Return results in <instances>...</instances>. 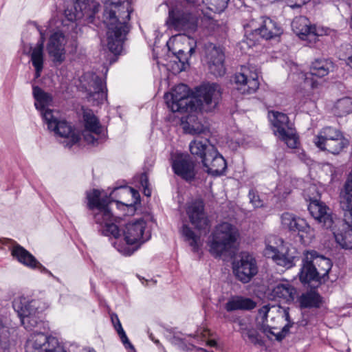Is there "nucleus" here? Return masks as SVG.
Wrapping results in <instances>:
<instances>
[{"label": "nucleus", "instance_id": "obj_1", "mask_svg": "<svg viewBox=\"0 0 352 352\" xmlns=\"http://www.w3.org/2000/svg\"><path fill=\"white\" fill-rule=\"evenodd\" d=\"M133 12L127 0H106L104 2L103 23L107 28V47L115 55L120 54L126 34L130 30L127 22Z\"/></svg>", "mask_w": 352, "mask_h": 352}, {"label": "nucleus", "instance_id": "obj_2", "mask_svg": "<svg viewBox=\"0 0 352 352\" xmlns=\"http://www.w3.org/2000/svg\"><path fill=\"white\" fill-rule=\"evenodd\" d=\"M331 267L330 259L318 255L315 251L307 252L302 259L300 280L303 283L320 281L328 275Z\"/></svg>", "mask_w": 352, "mask_h": 352}, {"label": "nucleus", "instance_id": "obj_3", "mask_svg": "<svg viewBox=\"0 0 352 352\" xmlns=\"http://www.w3.org/2000/svg\"><path fill=\"white\" fill-rule=\"evenodd\" d=\"M239 236L238 229L232 224L223 222L219 224L212 234L210 243V252L215 257L228 252Z\"/></svg>", "mask_w": 352, "mask_h": 352}, {"label": "nucleus", "instance_id": "obj_4", "mask_svg": "<svg viewBox=\"0 0 352 352\" xmlns=\"http://www.w3.org/2000/svg\"><path fill=\"white\" fill-rule=\"evenodd\" d=\"M164 97L173 112H191L196 109L195 96L190 94L189 88L184 84L175 86L172 92L166 93Z\"/></svg>", "mask_w": 352, "mask_h": 352}, {"label": "nucleus", "instance_id": "obj_5", "mask_svg": "<svg viewBox=\"0 0 352 352\" xmlns=\"http://www.w3.org/2000/svg\"><path fill=\"white\" fill-rule=\"evenodd\" d=\"M194 4L193 1L183 0L180 7L169 10L166 23L177 30H195L196 21L190 12Z\"/></svg>", "mask_w": 352, "mask_h": 352}, {"label": "nucleus", "instance_id": "obj_6", "mask_svg": "<svg viewBox=\"0 0 352 352\" xmlns=\"http://www.w3.org/2000/svg\"><path fill=\"white\" fill-rule=\"evenodd\" d=\"M273 241H276V243L279 242L280 245L274 246L271 244L272 241L267 239L263 250L265 256L272 258L278 265L287 269L292 267L295 265L294 260L296 257L294 249L286 246L280 239L273 237Z\"/></svg>", "mask_w": 352, "mask_h": 352}, {"label": "nucleus", "instance_id": "obj_7", "mask_svg": "<svg viewBox=\"0 0 352 352\" xmlns=\"http://www.w3.org/2000/svg\"><path fill=\"white\" fill-rule=\"evenodd\" d=\"M220 86L217 83L204 84L198 87L195 94L196 102L194 111H210L218 104L221 98Z\"/></svg>", "mask_w": 352, "mask_h": 352}, {"label": "nucleus", "instance_id": "obj_8", "mask_svg": "<svg viewBox=\"0 0 352 352\" xmlns=\"http://www.w3.org/2000/svg\"><path fill=\"white\" fill-rule=\"evenodd\" d=\"M272 115L271 121L274 127V134L289 148H297L299 144L298 137L289 124L287 116L278 111H272Z\"/></svg>", "mask_w": 352, "mask_h": 352}, {"label": "nucleus", "instance_id": "obj_9", "mask_svg": "<svg viewBox=\"0 0 352 352\" xmlns=\"http://www.w3.org/2000/svg\"><path fill=\"white\" fill-rule=\"evenodd\" d=\"M43 119L50 130L67 139L65 142L67 146H72L79 141V135L74 132L72 126L65 120H58L52 110H46L43 113Z\"/></svg>", "mask_w": 352, "mask_h": 352}, {"label": "nucleus", "instance_id": "obj_10", "mask_svg": "<svg viewBox=\"0 0 352 352\" xmlns=\"http://www.w3.org/2000/svg\"><path fill=\"white\" fill-rule=\"evenodd\" d=\"M88 206L91 210H94V219L96 223L106 225L114 221V217L109 208L108 199H100V192L94 190L87 194Z\"/></svg>", "mask_w": 352, "mask_h": 352}, {"label": "nucleus", "instance_id": "obj_11", "mask_svg": "<svg viewBox=\"0 0 352 352\" xmlns=\"http://www.w3.org/2000/svg\"><path fill=\"white\" fill-rule=\"evenodd\" d=\"M99 6V3L94 0H76L72 9L65 10V15L71 21L85 19L88 23H93Z\"/></svg>", "mask_w": 352, "mask_h": 352}, {"label": "nucleus", "instance_id": "obj_12", "mask_svg": "<svg viewBox=\"0 0 352 352\" xmlns=\"http://www.w3.org/2000/svg\"><path fill=\"white\" fill-rule=\"evenodd\" d=\"M239 257L233 263V272L239 280L248 283L258 273L256 261L248 252H242Z\"/></svg>", "mask_w": 352, "mask_h": 352}, {"label": "nucleus", "instance_id": "obj_13", "mask_svg": "<svg viewBox=\"0 0 352 352\" xmlns=\"http://www.w3.org/2000/svg\"><path fill=\"white\" fill-rule=\"evenodd\" d=\"M196 163L189 155L177 154L172 162V168L175 175L187 182L193 181L197 175Z\"/></svg>", "mask_w": 352, "mask_h": 352}, {"label": "nucleus", "instance_id": "obj_14", "mask_svg": "<svg viewBox=\"0 0 352 352\" xmlns=\"http://www.w3.org/2000/svg\"><path fill=\"white\" fill-rule=\"evenodd\" d=\"M206 58L210 72L216 76H222L226 73L224 54L221 49L210 43L206 46Z\"/></svg>", "mask_w": 352, "mask_h": 352}, {"label": "nucleus", "instance_id": "obj_15", "mask_svg": "<svg viewBox=\"0 0 352 352\" xmlns=\"http://www.w3.org/2000/svg\"><path fill=\"white\" fill-rule=\"evenodd\" d=\"M308 210L311 216L322 227L325 229H332L334 223L331 209L320 201L311 200Z\"/></svg>", "mask_w": 352, "mask_h": 352}, {"label": "nucleus", "instance_id": "obj_16", "mask_svg": "<svg viewBox=\"0 0 352 352\" xmlns=\"http://www.w3.org/2000/svg\"><path fill=\"white\" fill-rule=\"evenodd\" d=\"M235 82L236 89L243 94H250L255 92L258 87V74L244 68L243 72L236 74Z\"/></svg>", "mask_w": 352, "mask_h": 352}, {"label": "nucleus", "instance_id": "obj_17", "mask_svg": "<svg viewBox=\"0 0 352 352\" xmlns=\"http://www.w3.org/2000/svg\"><path fill=\"white\" fill-rule=\"evenodd\" d=\"M202 163L206 172L214 176L221 175L227 167L225 159L214 147H210V152L205 156Z\"/></svg>", "mask_w": 352, "mask_h": 352}, {"label": "nucleus", "instance_id": "obj_18", "mask_svg": "<svg viewBox=\"0 0 352 352\" xmlns=\"http://www.w3.org/2000/svg\"><path fill=\"white\" fill-rule=\"evenodd\" d=\"M281 223L283 227L291 232H297L301 238L311 234L312 230L304 219L296 217L289 212L282 214Z\"/></svg>", "mask_w": 352, "mask_h": 352}, {"label": "nucleus", "instance_id": "obj_19", "mask_svg": "<svg viewBox=\"0 0 352 352\" xmlns=\"http://www.w3.org/2000/svg\"><path fill=\"white\" fill-rule=\"evenodd\" d=\"M40 302L38 300H31L21 306H18L17 312L21 318V324L25 328L33 327L37 324L36 314L40 311Z\"/></svg>", "mask_w": 352, "mask_h": 352}, {"label": "nucleus", "instance_id": "obj_20", "mask_svg": "<svg viewBox=\"0 0 352 352\" xmlns=\"http://www.w3.org/2000/svg\"><path fill=\"white\" fill-rule=\"evenodd\" d=\"M86 91L88 100L96 104L102 102L107 98L102 80L95 74L89 76Z\"/></svg>", "mask_w": 352, "mask_h": 352}, {"label": "nucleus", "instance_id": "obj_21", "mask_svg": "<svg viewBox=\"0 0 352 352\" xmlns=\"http://www.w3.org/2000/svg\"><path fill=\"white\" fill-rule=\"evenodd\" d=\"M65 39L60 32H55L49 40L47 50L49 55L53 58L54 63L60 64L65 58Z\"/></svg>", "mask_w": 352, "mask_h": 352}, {"label": "nucleus", "instance_id": "obj_22", "mask_svg": "<svg viewBox=\"0 0 352 352\" xmlns=\"http://www.w3.org/2000/svg\"><path fill=\"white\" fill-rule=\"evenodd\" d=\"M204 207L202 201H195L188 207L187 212L191 223L197 229L203 230L206 233L209 230V226L208 220L204 212Z\"/></svg>", "mask_w": 352, "mask_h": 352}, {"label": "nucleus", "instance_id": "obj_23", "mask_svg": "<svg viewBox=\"0 0 352 352\" xmlns=\"http://www.w3.org/2000/svg\"><path fill=\"white\" fill-rule=\"evenodd\" d=\"M292 27L294 32L302 39L316 41L318 35L316 31V27L311 25L307 17L302 16L296 17L292 23Z\"/></svg>", "mask_w": 352, "mask_h": 352}, {"label": "nucleus", "instance_id": "obj_24", "mask_svg": "<svg viewBox=\"0 0 352 352\" xmlns=\"http://www.w3.org/2000/svg\"><path fill=\"white\" fill-rule=\"evenodd\" d=\"M145 225L146 223L142 219L126 225L123 233L127 245H133L137 243H142L148 239L143 236Z\"/></svg>", "mask_w": 352, "mask_h": 352}, {"label": "nucleus", "instance_id": "obj_25", "mask_svg": "<svg viewBox=\"0 0 352 352\" xmlns=\"http://www.w3.org/2000/svg\"><path fill=\"white\" fill-rule=\"evenodd\" d=\"M340 208L344 212L345 219L347 222L352 220V170L348 175V177L344 185V190L341 192Z\"/></svg>", "mask_w": 352, "mask_h": 352}, {"label": "nucleus", "instance_id": "obj_26", "mask_svg": "<svg viewBox=\"0 0 352 352\" xmlns=\"http://www.w3.org/2000/svg\"><path fill=\"white\" fill-rule=\"evenodd\" d=\"M12 255L16 257L20 263L27 266L32 268L38 267L43 272H47V270L38 263L33 255L20 245L15 246L13 248Z\"/></svg>", "mask_w": 352, "mask_h": 352}, {"label": "nucleus", "instance_id": "obj_27", "mask_svg": "<svg viewBox=\"0 0 352 352\" xmlns=\"http://www.w3.org/2000/svg\"><path fill=\"white\" fill-rule=\"evenodd\" d=\"M191 111L184 120H182V128L185 133L196 135L204 133L207 129L199 120L197 116Z\"/></svg>", "mask_w": 352, "mask_h": 352}, {"label": "nucleus", "instance_id": "obj_28", "mask_svg": "<svg viewBox=\"0 0 352 352\" xmlns=\"http://www.w3.org/2000/svg\"><path fill=\"white\" fill-rule=\"evenodd\" d=\"M256 307V303L250 298L240 296H232L225 305V309L228 312L236 310H251Z\"/></svg>", "mask_w": 352, "mask_h": 352}, {"label": "nucleus", "instance_id": "obj_29", "mask_svg": "<svg viewBox=\"0 0 352 352\" xmlns=\"http://www.w3.org/2000/svg\"><path fill=\"white\" fill-rule=\"evenodd\" d=\"M333 69L334 65L332 61L324 58H318L312 62L309 73L310 76L322 78L333 72Z\"/></svg>", "mask_w": 352, "mask_h": 352}, {"label": "nucleus", "instance_id": "obj_30", "mask_svg": "<svg viewBox=\"0 0 352 352\" xmlns=\"http://www.w3.org/2000/svg\"><path fill=\"white\" fill-rule=\"evenodd\" d=\"M254 31L266 40L278 36L282 33L280 28L270 18H264L261 26Z\"/></svg>", "mask_w": 352, "mask_h": 352}, {"label": "nucleus", "instance_id": "obj_31", "mask_svg": "<svg viewBox=\"0 0 352 352\" xmlns=\"http://www.w3.org/2000/svg\"><path fill=\"white\" fill-rule=\"evenodd\" d=\"M349 144V141L344 138L343 134L338 135L337 138L329 141L327 143L324 144L318 148L323 151H327L334 155H339L344 148H347Z\"/></svg>", "mask_w": 352, "mask_h": 352}, {"label": "nucleus", "instance_id": "obj_32", "mask_svg": "<svg viewBox=\"0 0 352 352\" xmlns=\"http://www.w3.org/2000/svg\"><path fill=\"white\" fill-rule=\"evenodd\" d=\"M41 34V40L36 44V46L32 50L31 54V60L33 66L35 67V77L36 78L40 77L41 71L43 68V47L45 38L43 34Z\"/></svg>", "mask_w": 352, "mask_h": 352}, {"label": "nucleus", "instance_id": "obj_33", "mask_svg": "<svg viewBox=\"0 0 352 352\" xmlns=\"http://www.w3.org/2000/svg\"><path fill=\"white\" fill-rule=\"evenodd\" d=\"M296 289L288 282L276 285L272 291L274 298H282L286 301H292L295 298Z\"/></svg>", "mask_w": 352, "mask_h": 352}, {"label": "nucleus", "instance_id": "obj_34", "mask_svg": "<svg viewBox=\"0 0 352 352\" xmlns=\"http://www.w3.org/2000/svg\"><path fill=\"white\" fill-rule=\"evenodd\" d=\"M342 133L336 128L332 126L323 127L315 136L314 143L317 148H319Z\"/></svg>", "mask_w": 352, "mask_h": 352}, {"label": "nucleus", "instance_id": "obj_35", "mask_svg": "<svg viewBox=\"0 0 352 352\" xmlns=\"http://www.w3.org/2000/svg\"><path fill=\"white\" fill-rule=\"evenodd\" d=\"M210 147H214L209 143L207 139H195L192 140L189 145L190 153L195 157H199L203 162L205 156L210 152Z\"/></svg>", "mask_w": 352, "mask_h": 352}, {"label": "nucleus", "instance_id": "obj_36", "mask_svg": "<svg viewBox=\"0 0 352 352\" xmlns=\"http://www.w3.org/2000/svg\"><path fill=\"white\" fill-rule=\"evenodd\" d=\"M343 221L345 222L346 230H343L339 232H333L336 241L338 244L344 249H352V219L351 221L347 222L344 215Z\"/></svg>", "mask_w": 352, "mask_h": 352}, {"label": "nucleus", "instance_id": "obj_37", "mask_svg": "<svg viewBox=\"0 0 352 352\" xmlns=\"http://www.w3.org/2000/svg\"><path fill=\"white\" fill-rule=\"evenodd\" d=\"M33 96L36 100L35 107L37 109L41 111L43 117V113L46 110H50L47 107L52 102V97L37 86L33 87Z\"/></svg>", "mask_w": 352, "mask_h": 352}, {"label": "nucleus", "instance_id": "obj_38", "mask_svg": "<svg viewBox=\"0 0 352 352\" xmlns=\"http://www.w3.org/2000/svg\"><path fill=\"white\" fill-rule=\"evenodd\" d=\"M301 308H318L322 304V297L314 291L302 294L298 298Z\"/></svg>", "mask_w": 352, "mask_h": 352}, {"label": "nucleus", "instance_id": "obj_39", "mask_svg": "<svg viewBox=\"0 0 352 352\" xmlns=\"http://www.w3.org/2000/svg\"><path fill=\"white\" fill-rule=\"evenodd\" d=\"M239 324L240 326L239 331L242 334L243 337L245 336H247L250 341L254 344H263V342L261 339L259 333L255 329L248 327V325L242 320L239 321Z\"/></svg>", "mask_w": 352, "mask_h": 352}, {"label": "nucleus", "instance_id": "obj_40", "mask_svg": "<svg viewBox=\"0 0 352 352\" xmlns=\"http://www.w3.org/2000/svg\"><path fill=\"white\" fill-rule=\"evenodd\" d=\"M334 113L340 117L352 113V98L345 97L338 100L334 106Z\"/></svg>", "mask_w": 352, "mask_h": 352}, {"label": "nucleus", "instance_id": "obj_41", "mask_svg": "<svg viewBox=\"0 0 352 352\" xmlns=\"http://www.w3.org/2000/svg\"><path fill=\"white\" fill-rule=\"evenodd\" d=\"M33 348L38 352H54V349L50 348L48 338L42 333L35 334L33 338Z\"/></svg>", "mask_w": 352, "mask_h": 352}, {"label": "nucleus", "instance_id": "obj_42", "mask_svg": "<svg viewBox=\"0 0 352 352\" xmlns=\"http://www.w3.org/2000/svg\"><path fill=\"white\" fill-rule=\"evenodd\" d=\"M84 120L85 122V129L96 135L101 133V126L98 119L91 113L86 112L84 113Z\"/></svg>", "mask_w": 352, "mask_h": 352}, {"label": "nucleus", "instance_id": "obj_43", "mask_svg": "<svg viewBox=\"0 0 352 352\" xmlns=\"http://www.w3.org/2000/svg\"><path fill=\"white\" fill-rule=\"evenodd\" d=\"M282 316L283 318H285L287 323L283 327L282 330L280 332L277 333V334L276 335V340L278 341H281L286 337V336L289 332V329L294 324V322H292L290 319L289 308H284L283 309Z\"/></svg>", "mask_w": 352, "mask_h": 352}, {"label": "nucleus", "instance_id": "obj_44", "mask_svg": "<svg viewBox=\"0 0 352 352\" xmlns=\"http://www.w3.org/2000/svg\"><path fill=\"white\" fill-rule=\"evenodd\" d=\"M111 319L123 344L126 346V345H128L130 348L133 349V345L129 342V340L122 327L121 323L118 316L116 314H112L111 316Z\"/></svg>", "mask_w": 352, "mask_h": 352}, {"label": "nucleus", "instance_id": "obj_45", "mask_svg": "<svg viewBox=\"0 0 352 352\" xmlns=\"http://www.w3.org/2000/svg\"><path fill=\"white\" fill-rule=\"evenodd\" d=\"M182 233L186 238V240L189 241L190 245L192 247L193 250L197 251L199 248L198 241L199 238L196 236L194 232L186 225L183 226Z\"/></svg>", "mask_w": 352, "mask_h": 352}, {"label": "nucleus", "instance_id": "obj_46", "mask_svg": "<svg viewBox=\"0 0 352 352\" xmlns=\"http://www.w3.org/2000/svg\"><path fill=\"white\" fill-rule=\"evenodd\" d=\"M10 346V332L0 319V347L7 349Z\"/></svg>", "mask_w": 352, "mask_h": 352}, {"label": "nucleus", "instance_id": "obj_47", "mask_svg": "<svg viewBox=\"0 0 352 352\" xmlns=\"http://www.w3.org/2000/svg\"><path fill=\"white\" fill-rule=\"evenodd\" d=\"M114 221L109 222L104 225L105 228L102 232L104 234L107 236H113L115 238H118L120 236V231L118 226L113 223Z\"/></svg>", "mask_w": 352, "mask_h": 352}, {"label": "nucleus", "instance_id": "obj_48", "mask_svg": "<svg viewBox=\"0 0 352 352\" xmlns=\"http://www.w3.org/2000/svg\"><path fill=\"white\" fill-rule=\"evenodd\" d=\"M249 197L250 202L254 207L259 208L263 206L262 201L261 200L259 196L256 195L253 190L250 191Z\"/></svg>", "mask_w": 352, "mask_h": 352}, {"label": "nucleus", "instance_id": "obj_49", "mask_svg": "<svg viewBox=\"0 0 352 352\" xmlns=\"http://www.w3.org/2000/svg\"><path fill=\"white\" fill-rule=\"evenodd\" d=\"M314 76H310V73L305 75V82L308 84L311 89H316L319 87V82L313 78Z\"/></svg>", "mask_w": 352, "mask_h": 352}, {"label": "nucleus", "instance_id": "obj_50", "mask_svg": "<svg viewBox=\"0 0 352 352\" xmlns=\"http://www.w3.org/2000/svg\"><path fill=\"white\" fill-rule=\"evenodd\" d=\"M175 54L179 61L182 64L183 67L186 63H188V56L185 53L184 50H179Z\"/></svg>", "mask_w": 352, "mask_h": 352}, {"label": "nucleus", "instance_id": "obj_51", "mask_svg": "<svg viewBox=\"0 0 352 352\" xmlns=\"http://www.w3.org/2000/svg\"><path fill=\"white\" fill-rule=\"evenodd\" d=\"M287 1L291 3V4H289V6L294 9V8H300L302 6L306 4L310 0H287Z\"/></svg>", "mask_w": 352, "mask_h": 352}, {"label": "nucleus", "instance_id": "obj_52", "mask_svg": "<svg viewBox=\"0 0 352 352\" xmlns=\"http://www.w3.org/2000/svg\"><path fill=\"white\" fill-rule=\"evenodd\" d=\"M346 55L344 59L346 60L348 65L352 67V46H346Z\"/></svg>", "mask_w": 352, "mask_h": 352}, {"label": "nucleus", "instance_id": "obj_53", "mask_svg": "<svg viewBox=\"0 0 352 352\" xmlns=\"http://www.w3.org/2000/svg\"><path fill=\"white\" fill-rule=\"evenodd\" d=\"M91 133L92 132L85 130L83 133L84 139L88 143L94 144V142L96 141V138H95Z\"/></svg>", "mask_w": 352, "mask_h": 352}, {"label": "nucleus", "instance_id": "obj_54", "mask_svg": "<svg viewBox=\"0 0 352 352\" xmlns=\"http://www.w3.org/2000/svg\"><path fill=\"white\" fill-rule=\"evenodd\" d=\"M270 308L267 306H263L259 309V314L262 315V319L264 320L267 318Z\"/></svg>", "mask_w": 352, "mask_h": 352}, {"label": "nucleus", "instance_id": "obj_55", "mask_svg": "<svg viewBox=\"0 0 352 352\" xmlns=\"http://www.w3.org/2000/svg\"><path fill=\"white\" fill-rule=\"evenodd\" d=\"M262 331L265 333L267 336L268 334H271V335H273L276 337V335L277 333H275L273 331H272V328L270 327L269 326H263L262 329H261Z\"/></svg>", "mask_w": 352, "mask_h": 352}, {"label": "nucleus", "instance_id": "obj_56", "mask_svg": "<svg viewBox=\"0 0 352 352\" xmlns=\"http://www.w3.org/2000/svg\"><path fill=\"white\" fill-rule=\"evenodd\" d=\"M136 248H131L129 247L124 248L123 250H120V251L124 255H131L132 254Z\"/></svg>", "mask_w": 352, "mask_h": 352}, {"label": "nucleus", "instance_id": "obj_57", "mask_svg": "<svg viewBox=\"0 0 352 352\" xmlns=\"http://www.w3.org/2000/svg\"><path fill=\"white\" fill-rule=\"evenodd\" d=\"M140 182L144 188H146L148 184V178L146 174H142L140 177Z\"/></svg>", "mask_w": 352, "mask_h": 352}, {"label": "nucleus", "instance_id": "obj_58", "mask_svg": "<svg viewBox=\"0 0 352 352\" xmlns=\"http://www.w3.org/2000/svg\"><path fill=\"white\" fill-rule=\"evenodd\" d=\"M130 190H131V193H132L133 197L139 196V193H138V192L136 190H135V189H133L132 188H130Z\"/></svg>", "mask_w": 352, "mask_h": 352}, {"label": "nucleus", "instance_id": "obj_59", "mask_svg": "<svg viewBox=\"0 0 352 352\" xmlns=\"http://www.w3.org/2000/svg\"><path fill=\"white\" fill-rule=\"evenodd\" d=\"M144 194L146 196H148H148H150L151 192H150L149 189H147V187H146V188H144Z\"/></svg>", "mask_w": 352, "mask_h": 352}, {"label": "nucleus", "instance_id": "obj_60", "mask_svg": "<svg viewBox=\"0 0 352 352\" xmlns=\"http://www.w3.org/2000/svg\"><path fill=\"white\" fill-rule=\"evenodd\" d=\"M195 52V47H190L188 50V53L190 54V56L192 55Z\"/></svg>", "mask_w": 352, "mask_h": 352}, {"label": "nucleus", "instance_id": "obj_61", "mask_svg": "<svg viewBox=\"0 0 352 352\" xmlns=\"http://www.w3.org/2000/svg\"><path fill=\"white\" fill-rule=\"evenodd\" d=\"M208 344H209L210 346H216V344H217V342H216L215 340H210V341L208 342Z\"/></svg>", "mask_w": 352, "mask_h": 352}, {"label": "nucleus", "instance_id": "obj_62", "mask_svg": "<svg viewBox=\"0 0 352 352\" xmlns=\"http://www.w3.org/2000/svg\"><path fill=\"white\" fill-rule=\"evenodd\" d=\"M150 338L152 339V340H153L156 344H158L159 343V340H154V338H153L152 336V334L150 335Z\"/></svg>", "mask_w": 352, "mask_h": 352}]
</instances>
